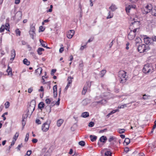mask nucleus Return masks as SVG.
<instances>
[{
  "label": "nucleus",
  "mask_w": 156,
  "mask_h": 156,
  "mask_svg": "<svg viewBox=\"0 0 156 156\" xmlns=\"http://www.w3.org/2000/svg\"><path fill=\"white\" fill-rule=\"evenodd\" d=\"M150 49L147 45L145 44L139 45L138 48V51L140 53L147 52Z\"/></svg>",
  "instance_id": "obj_1"
},
{
  "label": "nucleus",
  "mask_w": 156,
  "mask_h": 156,
  "mask_svg": "<svg viewBox=\"0 0 156 156\" xmlns=\"http://www.w3.org/2000/svg\"><path fill=\"white\" fill-rule=\"evenodd\" d=\"M153 70L152 65L148 64L145 65L143 69V72L145 73L152 72Z\"/></svg>",
  "instance_id": "obj_2"
},
{
  "label": "nucleus",
  "mask_w": 156,
  "mask_h": 156,
  "mask_svg": "<svg viewBox=\"0 0 156 156\" xmlns=\"http://www.w3.org/2000/svg\"><path fill=\"white\" fill-rule=\"evenodd\" d=\"M152 5L150 4H148L143 8L142 10V13L144 14H146L150 12L151 11L152 12Z\"/></svg>",
  "instance_id": "obj_3"
},
{
  "label": "nucleus",
  "mask_w": 156,
  "mask_h": 156,
  "mask_svg": "<svg viewBox=\"0 0 156 156\" xmlns=\"http://www.w3.org/2000/svg\"><path fill=\"white\" fill-rule=\"evenodd\" d=\"M36 106V101L35 100H32L30 102V106L28 108V112L30 113V112L32 114L34 111Z\"/></svg>",
  "instance_id": "obj_4"
},
{
  "label": "nucleus",
  "mask_w": 156,
  "mask_h": 156,
  "mask_svg": "<svg viewBox=\"0 0 156 156\" xmlns=\"http://www.w3.org/2000/svg\"><path fill=\"white\" fill-rule=\"evenodd\" d=\"M51 123L50 120H48L42 125L41 129L44 132H46L49 129L50 124Z\"/></svg>",
  "instance_id": "obj_5"
},
{
  "label": "nucleus",
  "mask_w": 156,
  "mask_h": 156,
  "mask_svg": "<svg viewBox=\"0 0 156 156\" xmlns=\"http://www.w3.org/2000/svg\"><path fill=\"white\" fill-rule=\"evenodd\" d=\"M91 86V83L90 82H87L86 84H85L83 87V90L82 91V94L85 95L87 91H90V88Z\"/></svg>",
  "instance_id": "obj_6"
},
{
  "label": "nucleus",
  "mask_w": 156,
  "mask_h": 156,
  "mask_svg": "<svg viewBox=\"0 0 156 156\" xmlns=\"http://www.w3.org/2000/svg\"><path fill=\"white\" fill-rule=\"evenodd\" d=\"M133 21H134L133 22H132L130 26V29H133V27H135L137 26H139L140 24V22L138 21H135V19H133Z\"/></svg>",
  "instance_id": "obj_7"
},
{
  "label": "nucleus",
  "mask_w": 156,
  "mask_h": 156,
  "mask_svg": "<svg viewBox=\"0 0 156 156\" xmlns=\"http://www.w3.org/2000/svg\"><path fill=\"white\" fill-rule=\"evenodd\" d=\"M136 34H134V32H132V30H131L128 35V38L129 40H132L136 36Z\"/></svg>",
  "instance_id": "obj_8"
},
{
  "label": "nucleus",
  "mask_w": 156,
  "mask_h": 156,
  "mask_svg": "<svg viewBox=\"0 0 156 156\" xmlns=\"http://www.w3.org/2000/svg\"><path fill=\"white\" fill-rule=\"evenodd\" d=\"M75 31L73 30H69L67 34V37L69 39L71 38L75 34Z\"/></svg>",
  "instance_id": "obj_9"
},
{
  "label": "nucleus",
  "mask_w": 156,
  "mask_h": 156,
  "mask_svg": "<svg viewBox=\"0 0 156 156\" xmlns=\"http://www.w3.org/2000/svg\"><path fill=\"white\" fill-rule=\"evenodd\" d=\"M126 72L123 70L120 71L119 73L118 76L119 78H123V77H126Z\"/></svg>",
  "instance_id": "obj_10"
},
{
  "label": "nucleus",
  "mask_w": 156,
  "mask_h": 156,
  "mask_svg": "<svg viewBox=\"0 0 156 156\" xmlns=\"http://www.w3.org/2000/svg\"><path fill=\"white\" fill-rule=\"evenodd\" d=\"M152 39L151 38L148 37L144 38V42L147 44V45L148 44H151L152 43Z\"/></svg>",
  "instance_id": "obj_11"
},
{
  "label": "nucleus",
  "mask_w": 156,
  "mask_h": 156,
  "mask_svg": "<svg viewBox=\"0 0 156 156\" xmlns=\"http://www.w3.org/2000/svg\"><path fill=\"white\" fill-rule=\"evenodd\" d=\"M16 56V51L14 49H13L11 51V56L12 58H10L11 60H13Z\"/></svg>",
  "instance_id": "obj_12"
},
{
  "label": "nucleus",
  "mask_w": 156,
  "mask_h": 156,
  "mask_svg": "<svg viewBox=\"0 0 156 156\" xmlns=\"http://www.w3.org/2000/svg\"><path fill=\"white\" fill-rule=\"evenodd\" d=\"M97 102L98 104H100L102 105H104L107 103V101L105 99H102L100 101H97Z\"/></svg>",
  "instance_id": "obj_13"
},
{
  "label": "nucleus",
  "mask_w": 156,
  "mask_h": 156,
  "mask_svg": "<svg viewBox=\"0 0 156 156\" xmlns=\"http://www.w3.org/2000/svg\"><path fill=\"white\" fill-rule=\"evenodd\" d=\"M44 106L45 105L44 103L43 102H41L38 104V108L41 110H42V109L44 108Z\"/></svg>",
  "instance_id": "obj_14"
},
{
  "label": "nucleus",
  "mask_w": 156,
  "mask_h": 156,
  "mask_svg": "<svg viewBox=\"0 0 156 156\" xmlns=\"http://www.w3.org/2000/svg\"><path fill=\"white\" fill-rule=\"evenodd\" d=\"M117 9V8L116 5L113 4H112L109 7V9H110L113 12L115 11Z\"/></svg>",
  "instance_id": "obj_15"
},
{
  "label": "nucleus",
  "mask_w": 156,
  "mask_h": 156,
  "mask_svg": "<svg viewBox=\"0 0 156 156\" xmlns=\"http://www.w3.org/2000/svg\"><path fill=\"white\" fill-rule=\"evenodd\" d=\"M64 120L62 119H58L57 122V125L58 126L60 127L61 126L62 124L63 123Z\"/></svg>",
  "instance_id": "obj_16"
},
{
  "label": "nucleus",
  "mask_w": 156,
  "mask_h": 156,
  "mask_svg": "<svg viewBox=\"0 0 156 156\" xmlns=\"http://www.w3.org/2000/svg\"><path fill=\"white\" fill-rule=\"evenodd\" d=\"M99 140L101 142L105 143L107 140V138L106 136H103L100 138Z\"/></svg>",
  "instance_id": "obj_17"
},
{
  "label": "nucleus",
  "mask_w": 156,
  "mask_h": 156,
  "mask_svg": "<svg viewBox=\"0 0 156 156\" xmlns=\"http://www.w3.org/2000/svg\"><path fill=\"white\" fill-rule=\"evenodd\" d=\"M51 107L49 105L46 106L45 108L46 109V111L48 112V114H49L51 112Z\"/></svg>",
  "instance_id": "obj_18"
},
{
  "label": "nucleus",
  "mask_w": 156,
  "mask_h": 156,
  "mask_svg": "<svg viewBox=\"0 0 156 156\" xmlns=\"http://www.w3.org/2000/svg\"><path fill=\"white\" fill-rule=\"evenodd\" d=\"M151 14L152 15L156 16V6H154L153 7Z\"/></svg>",
  "instance_id": "obj_19"
},
{
  "label": "nucleus",
  "mask_w": 156,
  "mask_h": 156,
  "mask_svg": "<svg viewBox=\"0 0 156 156\" xmlns=\"http://www.w3.org/2000/svg\"><path fill=\"white\" fill-rule=\"evenodd\" d=\"M81 117L83 118H86L89 116V113L87 112H83L81 115Z\"/></svg>",
  "instance_id": "obj_20"
},
{
  "label": "nucleus",
  "mask_w": 156,
  "mask_h": 156,
  "mask_svg": "<svg viewBox=\"0 0 156 156\" xmlns=\"http://www.w3.org/2000/svg\"><path fill=\"white\" fill-rule=\"evenodd\" d=\"M116 139H117L115 137L113 136H111L109 137V139H108V140L109 142H111L112 141H113L114 142H116Z\"/></svg>",
  "instance_id": "obj_21"
},
{
  "label": "nucleus",
  "mask_w": 156,
  "mask_h": 156,
  "mask_svg": "<svg viewBox=\"0 0 156 156\" xmlns=\"http://www.w3.org/2000/svg\"><path fill=\"white\" fill-rule=\"evenodd\" d=\"M141 39L140 37H137L135 40V44L136 45H137L138 44H140L141 42Z\"/></svg>",
  "instance_id": "obj_22"
},
{
  "label": "nucleus",
  "mask_w": 156,
  "mask_h": 156,
  "mask_svg": "<svg viewBox=\"0 0 156 156\" xmlns=\"http://www.w3.org/2000/svg\"><path fill=\"white\" fill-rule=\"evenodd\" d=\"M35 25L34 24H32L30 26V29L29 31L35 32L36 30L35 27Z\"/></svg>",
  "instance_id": "obj_23"
},
{
  "label": "nucleus",
  "mask_w": 156,
  "mask_h": 156,
  "mask_svg": "<svg viewBox=\"0 0 156 156\" xmlns=\"http://www.w3.org/2000/svg\"><path fill=\"white\" fill-rule=\"evenodd\" d=\"M90 140L92 142L95 141L97 139V136L94 135H90Z\"/></svg>",
  "instance_id": "obj_24"
},
{
  "label": "nucleus",
  "mask_w": 156,
  "mask_h": 156,
  "mask_svg": "<svg viewBox=\"0 0 156 156\" xmlns=\"http://www.w3.org/2000/svg\"><path fill=\"white\" fill-rule=\"evenodd\" d=\"M6 71L8 73V75H11V76L12 75V69L9 66H8V68Z\"/></svg>",
  "instance_id": "obj_25"
},
{
  "label": "nucleus",
  "mask_w": 156,
  "mask_h": 156,
  "mask_svg": "<svg viewBox=\"0 0 156 156\" xmlns=\"http://www.w3.org/2000/svg\"><path fill=\"white\" fill-rule=\"evenodd\" d=\"M44 51V49L41 48H38L37 50V52L39 55H41L42 54V51Z\"/></svg>",
  "instance_id": "obj_26"
},
{
  "label": "nucleus",
  "mask_w": 156,
  "mask_h": 156,
  "mask_svg": "<svg viewBox=\"0 0 156 156\" xmlns=\"http://www.w3.org/2000/svg\"><path fill=\"white\" fill-rule=\"evenodd\" d=\"M29 32L31 38L33 39H34V37L36 35L35 32H33L29 31Z\"/></svg>",
  "instance_id": "obj_27"
},
{
  "label": "nucleus",
  "mask_w": 156,
  "mask_h": 156,
  "mask_svg": "<svg viewBox=\"0 0 156 156\" xmlns=\"http://www.w3.org/2000/svg\"><path fill=\"white\" fill-rule=\"evenodd\" d=\"M42 71V69L41 67H39L35 70V72L38 74H41Z\"/></svg>",
  "instance_id": "obj_28"
},
{
  "label": "nucleus",
  "mask_w": 156,
  "mask_h": 156,
  "mask_svg": "<svg viewBox=\"0 0 156 156\" xmlns=\"http://www.w3.org/2000/svg\"><path fill=\"white\" fill-rule=\"evenodd\" d=\"M23 63L24 64L28 66L30 64V62L28 61L27 58H25L23 60Z\"/></svg>",
  "instance_id": "obj_29"
},
{
  "label": "nucleus",
  "mask_w": 156,
  "mask_h": 156,
  "mask_svg": "<svg viewBox=\"0 0 156 156\" xmlns=\"http://www.w3.org/2000/svg\"><path fill=\"white\" fill-rule=\"evenodd\" d=\"M106 71L104 69L101 70L100 73V75H101V77H103L106 73Z\"/></svg>",
  "instance_id": "obj_30"
},
{
  "label": "nucleus",
  "mask_w": 156,
  "mask_h": 156,
  "mask_svg": "<svg viewBox=\"0 0 156 156\" xmlns=\"http://www.w3.org/2000/svg\"><path fill=\"white\" fill-rule=\"evenodd\" d=\"M19 133L18 132H16L15 135L13 137V140H14L15 141H16L19 135Z\"/></svg>",
  "instance_id": "obj_31"
},
{
  "label": "nucleus",
  "mask_w": 156,
  "mask_h": 156,
  "mask_svg": "<svg viewBox=\"0 0 156 156\" xmlns=\"http://www.w3.org/2000/svg\"><path fill=\"white\" fill-rule=\"evenodd\" d=\"M112 153L110 151H107L105 153V156H112Z\"/></svg>",
  "instance_id": "obj_32"
},
{
  "label": "nucleus",
  "mask_w": 156,
  "mask_h": 156,
  "mask_svg": "<svg viewBox=\"0 0 156 156\" xmlns=\"http://www.w3.org/2000/svg\"><path fill=\"white\" fill-rule=\"evenodd\" d=\"M113 14L112 13H111V12L109 11L108 13V16L106 17V19H108L111 18L113 17Z\"/></svg>",
  "instance_id": "obj_33"
},
{
  "label": "nucleus",
  "mask_w": 156,
  "mask_h": 156,
  "mask_svg": "<svg viewBox=\"0 0 156 156\" xmlns=\"http://www.w3.org/2000/svg\"><path fill=\"white\" fill-rule=\"evenodd\" d=\"M125 130L124 129H119L117 130V132L121 134L125 132Z\"/></svg>",
  "instance_id": "obj_34"
},
{
  "label": "nucleus",
  "mask_w": 156,
  "mask_h": 156,
  "mask_svg": "<svg viewBox=\"0 0 156 156\" xmlns=\"http://www.w3.org/2000/svg\"><path fill=\"white\" fill-rule=\"evenodd\" d=\"M6 29V30L7 29L6 28H5V26L4 25H2V26H1V27L0 28V32H3L5 29Z\"/></svg>",
  "instance_id": "obj_35"
},
{
  "label": "nucleus",
  "mask_w": 156,
  "mask_h": 156,
  "mask_svg": "<svg viewBox=\"0 0 156 156\" xmlns=\"http://www.w3.org/2000/svg\"><path fill=\"white\" fill-rule=\"evenodd\" d=\"M124 142L126 143V145H127L130 143V140L129 138H126L125 139Z\"/></svg>",
  "instance_id": "obj_36"
},
{
  "label": "nucleus",
  "mask_w": 156,
  "mask_h": 156,
  "mask_svg": "<svg viewBox=\"0 0 156 156\" xmlns=\"http://www.w3.org/2000/svg\"><path fill=\"white\" fill-rule=\"evenodd\" d=\"M79 144L81 146H84L85 145V143L84 141H81L79 142Z\"/></svg>",
  "instance_id": "obj_37"
},
{
  "label": "nucleus",
  "mask_w": 156,
  "mask_h": 156,
  "mask_svg": "<svg viewBox=\"0 0 156 156\" xmlns=\"http://www.w3.org/2000/svg\"><path fill=\"white\" fill-rule=\"evenodd\" d=\"M130 6L129 5L126 8V10L127 13L129 12V10H130Z\"/></svg>",
  "instance_id": "obj_38"
},
{
  "label": "nucleus",
  "mask_w": 156,
  "mask_h": 156,
  "mask_svg": "<svg viewBox=\"0 0 156 156\" xmlns=\"http://www.w3.org/2000/svg\"><path fill=\"white\" fill-rule=\"evenodd\" d=\"M39 41L42 46L43 47H45V44H44V41L41 39H40Z\"/></svg>",
  "instance_id": "obj_39"
},
{
  "label": "nucleus",
  "mask_w": 156,
  "mask_h": 156,
  "mask_svg": "<svg viewBox=\"0 0 156 156\" xmlns=\"http://www.w3.org/2000/svg\"><path fill=\"white\" fill-rule=\"evenodd\" d=\"M45 28L42 26H40L39 28V32H43L44 31Z\"/></svg>",
  "instance_id": "obj_40"
},
{
  "label": "nucleus",
  "mask_w": 156,
  "mask_h": 156,
  "mask_svg": "<svg viewBox=\"0 0 156 156\" xmlns=\"http://www.w3.org/2000/svg\"><path fill=\"white\" fill-rule=\"evenodd\" d=\"M15 31L17 35H18L19 36L20 35L21 31L18 29H16Z\"/></svg>",
  "instance_id": "obj_41"
},
{
  "label": "nucleus",
  "mask_w": 156,
  "mask_h": 156,
  "mask_svg": "<svg viewBox=\"0 0 156 156\" xmlns=\"http://www.w3.org/2000/svg\"><path fill=\"white\" fill-rule=\"evenodd\" d=\"M29 133H27L26 134V137L25 139V142H27L28 141L29 139Z\"/></svg>",
  "instance_id": "obj_42"
},
{
  "label": "nucleus",
  "mask_w": 156,
  "mask_h": 156,
  "mask_svg": "<svg viewBox=\"0 0 156 156\" xmlns=\"http://www.w3.org/2000/svg\"><path fill=\"white\" fill-rule=\"evenodd\" d=\"M28 117V115L27 113L23 115V119L22 120V122H23L24 121V119H26Z\"/></svg>",
  "instance_id": "obj_43"
},
{
  "label": "nucleus",
  "mask_w": 156,
  "mask_h": 156,
  "mask_svg": "<svg viewBox=\"0 0 156 156\" xmlns=\"http://www.w3.org/2000/svg\"><path fill=\"white\" fill-rule=\"evenodd\" d=\"M151 23L152 24H156V19H153L151 21Z\"/></svg>",
  "instance_id": "obj_44"
},
{
  "label": "nucleus",
  "mask_w": 156,
  "mask_h": 156,
  "mask_svg": "<svg viewBox=\"0 0 156 156\" xmlns=\"http://www.w3.org/2000/svg\"><path fill=\"white\" fill-rule=\"evenodd\" d=\"M71 79H72L71 77L69 76V77H68V84L69 85L70 84H71L72 83V81Z\"/></svg>",
  "instance_id": "obj_45"
},
{
  "label": "nucleus",
  "mask_w": 156,
  "mask_h": 156,
  "mask_svg": "<svg viewBox=\"0 0 156 156\" xmlns=\"http://www.w3.org/2000/svg\"><path fill=\"white\" fill-rule=\"evenodd\" d=\"M5 108H9V105H10V103L8 101H7V102H6L5 103Z\"/></svg>",
  "instance_id": "obj_46"
},
{
  "label": "nucleus",
  "mask_w": 156,
  "mask_h": 156,
  "mask_svg": "<svg viewBox=\"0 0 156 156\" xmlns=\"http://www.w3.org/2000/svg\"><path fill=\"white\" fill-rule=\"evenodd\" d=\"M127 80V79H120V82L121 83H125Z\"/></svg>",
  "instance_id": "obj_47"
},
{
  "label": "nucleus",
  "mask_w": 156,
  "mask_h": 156,
  "mask_svg": "<svg viewBox=\"0 0 156 156\" xmlns=\"http://www.w3.org/2000/svg\"><path fill=\"white\" fill-rule=\"evenodd\" d=\"M94 123L93 122H91L89 123L88 126L89 127H92L94 126Z\"/></svg>",
  "instance_id": "obj_48"
},
{
  "label": "nucleus",
  "mask_w": 156,
  "mask_h": 156,
  "mask_svg": "<svg viewBox=\"0 0 156 156\" xmlns=\"http://www.w3.org/2000/svg\"><path fill=\"white\" fill-rule=\"evenodd\" d=\"M56 69H52L51 72V76H53L54 73L56 72Z\"/></svg>",
  "instance_id": "obj_49"
},
{
  "label": "nucleus",
  "mask_w": 156,
  "mask_h": 156,
  "mask_svg": "<svg viewBox=\"0 0 156 156\" xmlns=\"http://www.w3.org/2000/svg\"><path fill=\"white\" fill-rule=\"evenodd\" d=\"M53 92H57V85H55L53 87Z\"/></svg>",
  "instance_id": "obj_50"
},
{
  "label": "nucleus",
  "mask_w": 156,
  "mask_h": 156,
  "mask_svg": "<svg viewBox=\"0 0 156 156\" xmlns=\"http://www.w3.org/2000/svg\"><path fill=\"white\" fill-rule=\"evenodd\" d=\"M152 39V43L153 41H156V36H153L151 38Z\"/></svg>",
  "instance_id": "obj_51"
},
{
  "label": "nucleus",
  "mask_w": 156,
  "mask_h": 156,
  "mask_svg": "<svg viewBox=\"0 0 156 156\" xmlns=\"http://www.w3.org/2000/svg\"><path fill=\"white\" fill-rule=\"evenodd\" d=\"M52 8L53 5H51L50 6V9L48 10H47V12H51L52 11Z\"/></svg>",
  "instance_id": "obj_52"
},
{
  "label": "nucleus",
  "mask_w": 156,
  "mask_h": 156,
  "mask_svg": "<svg viewBox=\"0 0 156 156\" xmlns=\"http://www.w3.org/2000/svg\"><path fill=\"white\" fill-rule=\"evenodd\" d=\"M15 142V141L14 140H13L12 141L11 145L9 147V149H10L11 147L14 144Z\"/></svg>",
  "instance_id": "obj_53"
},
{
  "label": "nucleus",
  "mask_w": 156,
  "mask_h": 156,
  "mask_svg": "<svg viewBox=\"0 0 156 156\" xmlns=\"http://www.w3.org/2000/svg\"><path fill=\"white\" fill-rule=\"evenodd\" d=\"M32 153V151L31 150H29L27 151V153L26 154L28 155V156H29Z\"/></svg>",
  "instance_id": "obj_54"
},
{
  "label": "nucleus",
  "mask_w": 156,
  "mask_h": 156,
  "mask_svg": "<svg viewBox=\"0 0 156 156\" xmlns=\"http://www.w3.org/2000/svg\"><path fill=\"white\" fill-rule=\"evenodd\" d=\"M51 102V100L49 99H47L45 100V102L47 104H49Z\"/></svg>",
  "instance_id": "obj_55"
},
{
  "label": "nucleus",
  "mask_w": 156,
  "mask_h": 156,
  "mask_svg": "<svg viewBox=\"0 0 156 156\" xmlns=\"http://www.w3.org/2000/svg\"><path fill=\"white\" fill-rule=\"evenodd\" d=\"M83 66V64L82 62L81 63H80L79 64V69H82Z\"/></svg>",
  "instance_id": "obj_56"
},
{
  "label": "nucleus",
  "mask_w": 156,
  "mask_h": 156,
  "mask_svg": "<svg viewBox=\"0 0 156 156\" xmlns=\"http://www.w3.org/2000/svg\"><path fill=\"white\" fill-rule=\"evenodd\" d=\"M22 146V144H21L19 145L16 148L17 149L18 151H20V147Z\"/></svg>",
  "instance_id": "obj_57"
},
{
  "label": "nucleus",
  "mask_w": 156,
  "mask_h": 156,
  "mask_svg": "<svg viewBox=\"0 0 156 156\" xmlns=\"http://www.w3.org/2000/svg\"><path fill=\"white\" fill-rule=\"evenodd\" d=\"M36 122L38 124H41V122L39 119H37L36 120Z\"/></svg>",
  "instance_id": "obj_58"
},
{
  "label": "nucleus",
  "mask_w": 156,
  "mask_h": 156,
  "mask_svg": "<svg viewBox=\"0 0 156 156\" xmlns=\"http://www.w3.org/2000/svg\"><path fill=\"white\" fill-rule=\"evenodd\" d=\"M124 151L125 152L127 153L129 151V148L128 147H126L124 149Z\"/></svg>",
  "instance_id": "obj_59"
},
{
  "label": "nucleus",
  "mask_w": 156,
  "mask_h": 156,
  "mask_svg": "<svg viewBox=\"0 0 156 156\" xmlns=\"http://www.w3.org/2000/svg\"><path fill=\"white\" fill-rule=\"evenodd\" d=\"M32 141L33 143H36L37 142L38 140L36 139H33Z\"/></svg>",
  "instance_id": "obj_60"
},
{
  "label": "nucleus",
  "mask_w": 156,
  "mask_h": 156,
  "mask_svg": "<svg viewBox=\"0 0 156 156\" xmlns=\"http://www.w3.org/2000/svg\"><path fill=\"white\" fill-rule=\"evenodd\" d=\"M33 88L32 87H30L28 89V92L29 93H31L33 91Z\"/></svg>",
  "instance_id": "obj_61"
},
{
  "label": "nucleus",
  "mask_w": 156,
  "mask_h": 156,
  "mask_svg": "<svg viewBox=\"0 0 156 156\" xmlns=\"http://www.w3.org/2000/svg\"><path fill=\"white\" fill-rule=\"evenodd\" d=\"M55 101H53L51 102V105L50 106H51L52 108L53 106L55 105Z\"/></svg>",
  "instance_id": "obj_62"
},
{
  "label": "nucleus",
  "mask_w": 156,
  "mask_h": 156,
  "mask_svg": "<svg viewBox=\"0 0 156 156\" xmlns=\"http://www.w3.org/2000/svg\"><path fill=\"white\" fill-rule=\"evenodd\" d=\"M150 97V96H147V95L145 94L144 95H143V99H144V100H145V99H147V98H146V97Z\"/></svg>",
  "instance_id": "obj_63"
},
{
  "label": "nucleus",
  "mask_w": 156,
  "mask_h": 156,
  "mask_svg": "<svg viewBox=\"0 0 156 156\" xmlns=\"http://www.w3.org/2000/svg\"><path fill=\"white\" fill-rule=\"evenodd\" d=\"M60 98H58L57 101V102H55V103L57 105H59V103H60L59 101H60Z\"/></svg>",
  "instance_id": "obj_64"
}]
</instances>
